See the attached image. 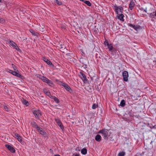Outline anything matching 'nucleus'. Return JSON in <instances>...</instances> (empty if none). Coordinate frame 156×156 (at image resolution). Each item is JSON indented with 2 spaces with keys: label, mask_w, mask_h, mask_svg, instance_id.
I'll list each match as a JSON object with an SVG mask.
<instances>
[{
  "label": "nucleus",
  "mask_w": 156,
  "mask_h": 156,
  "mask_svg": "<svg viewBox=\"0 0 156 156\" xmlns=\"http://www.w3.org/2000/svg\"><path fill=\"white\" fill-rule=\"evenodd\" d=\"M109 130L104 129L100 130L98 133L101 134L104 139L107 140L108 137L110 136V134L111 133V132Z\"/></svg>",
  "instance_id": "1"
},
{
  "label": "nucleus",
  "mask_w": 156,
  "mask_h": 156,
  "mask_svg": "<svg viewBox=\"0 0 156 156\" xmlns=\"http://www.w3.org/2000/svg\"><path fill=\"white\" fill-rule=\"evenodd\" d=\"M115 12L116 14H118V11H119L120 12L122 13L123 10V8L121 6H114Z\"/></svg>",
  "instance_id": "2"
},
{
  "label": "nucleus",
  "mask_w": 156,
  "mask_h": 156,
  "mask_svg": "<svg viewBox=\"0 0 156 156\" xmlns=\"http://www.w3.org/2000/svg\"><path fill=\"white\" fill-rule=\"evenodd\" d=\"M33 114L34 115L36 119H38L40 116L41 115V113L40 111L38 110H35L33 112Z\"/></svg>",
  "instance_id": "3"
},
{
  "label": "nucleus",
  "mask_w": 156,
  "mask_h": 156,
  "mask_svg": "<svg viewBox=\"0 0 156 156\" xmlns=\"http://www.w3.org/2000/svg\"><path fill=\"white\" fill-rule=\"evenodd\" d=\"M123 80L125 81H127L128 79V73L127 71H125L122 73Z\"/></svg>",
  "instance_id": "4"
},
{
  "label": "nucleus",
  "mask_w": 156,
  "mask_h": 156,
  "mask_svg": "<svg viewBox=\"0 0 156 156\" xmlns=\"http://www.w3.org/2000/svg\"><path fill=\"white\" fill-rule=\"evenodd\" d=\"M9 44L14 48L16 49L17 50L19 51L20 50L17 44L13 41H9Z\"/></svg>",
  "instance_id": "5"
},
{
  "label": "nucleus",
  "mask_w": 156,
  "mask_h": 156,
  "mask_svg": "<svg viewBox=\"0 0 156 156\" xmlns=\"http://www.w3.org/2000/svg\"><path fill=\"white\" fill-rule=\"evenodd\" d=\"M62 85L67 90H68L69 92H71L72 91V90L67 84L64 83H62Z\"/></svg>",
  "instance_id": "6"
},
{
  "label": "nucleus",
  "mask_w": 156,
  "mask_h": 156,
  "mask_svg": "<svg viewBox=\"0 0 156 156\" xmlns=\"http://www.w3.org/2000/svg\"><path fill=\"white\" fill-rule=\"evenodd\" d=\"M5 146L12 153H14L15 152V149L12 146L8 144H6L5 145Z\"/></svg>",
  "instance_id": "7"
},
{
  "label": "nucleus",
  "mask_w": 156,
  "mask_h": 156,
  "mask_svg": "<svg viewBox=\"0 0 156 156\" xmlns=\"http://www.w3.org/2000/svg\"><path fill=\"white\" fill-rule=\"evenodd\" d=\"M55 121L58 125L60 127V128L63 129H64L63 126L62 124V123L60 120L58 119H55Z\"/></svg>",
  "instance_id": "8"
},
{
  "label": "nucleus",
  "mask_w": 156,
  "mask_h": 156,
  "mask_svg": "<svg viewBox=\"0 0 156 156\" xmlns=\"http://www.w3.org/2000/svg\"><path fill=\"white\" fill-rule=\"evenodd\" d=\"M37 130L39 131L40 133L42 135L44 136L46 133L45 132L43 131L42 129L40 127H37Z\"/></svg>",
  "instance_id": "9"
},
{
  "label": "nucleus",
  "mask_w": 156,
  "mask_h": 156,
  "mask_svg": "<svg viewBox=\"0 0 156 156\" xmlns=\"http://www.w3.org/2000/svg\"><path fill=\"white\" fill-rule=\"evenodd\" d=\"M80 78L84 83H86L87 81V80L84 74L82 73L80 76Z\"/></svg>",
  "instance_id": "10"
},
{
  "label": "nucleus",
  "mask_w": 156,
  "mask_h": 156,
  "mask_svg": "<svg viewBox=\"0 0 156 156\" xmlns=\"http://www.w3.org/2000/svg\"><path fill=\"white\" fill-rule=\"evenodd\" d=\"M43 60L48 65L50 66H53V65L52 64V63L47 58H44Z\"/></svg>",
  "instance_id": "11"
},
{
  "label": "nucleus",
  "mask_w": 156,
  "mask_h": 156,
  "mask_svg": "<svg viewBox=\"0 0 156 156\" xmlns=\"http://www.w3.org/2000/svg\"><path fill=\"white\" fill-rule=\"evenodd\" d=\"M80 61L83 64L86 65L87 63V60L85 58H81L80 59Z\"/></svg>",
  "instance_id": "12"
},
{
  "label": "nucleus",
  "mask_w": 156,
  "mask_h": 156,
  "mask_svg": "<svg viewBox=\"0 0 156 156\" xmlns=\"http://www.w3.org/2000/svg\"><path fill=\"white\" fill-rule=\"evenodd\" d=\"M135 5L134 2L133 0L131 1L130 2L129 4V8L132 10Z\"/></svg>",
  "instance_id": "13"
},
{
  "label": "nucleus",
  "mask_w": 156,
  "mask_h": 156,
  "mask_svg": "<svg viewBox=\"0 0 156 156\" xmlns=\"http://www.w3.org/2000/svg\"><path fill=\"white\" fill-rule=\"evenodd\" d=\"M95 139L98 142L100 141L101 140V136L98 134L95 137Z\"/></svg>",
  "instance_id": "14"
},
{
  "label": "nucleus",
  "mask_w": 156,
  "mask_h": 156,
  "mask_svg": "<svg viewBox=\"0 0 156 156\" xmlns=\"http://www.w3.org/2000/svg\"><path fill=\"white\" fill-rule=\"evenodd\" d=\"M44 92L50 98V97H51V96H52L50 93L49 92H48L47 90L46 89H44Z\"/></svg>",
  "instance_id": "15"
},
{
  "label": "nucleus",
  "mask_w": 156,
  "mask_h": 156,
  "mask_svg": "<svg viewBox=\"0 0 156 156\" xmlns=\"http://www.w3.org/2000/svg\"><path fill=\"white\" fill-rule=\"evenodd\" d=\"M50 98L53 99L57 103H58L59 102V100L56 97H55V96H51V97H50Z\"/></svg>",
  "instance_id": "16"
},
{
  "label": "nucleus",
  "mask_w": 156,
  "mask_h": 156,
  "mask_svg": "<svg viewBox=\"0 0 156 156\" xmlns=\"http://www.w3.org/2000/svg\"><path fill=\"white\" fill-rule=\"evenodd\" d=\"M87 149L85 148L82 149L81 150V153L83 154H85L87 153Z\"/></svg>",
  "instance_id": "17"
},
{
  "label": "nucleus",
  "mask_w": 156,
  "mask_h": 156,
  "mask_svg": "<svg viewBox=\"0 0 156 156\" xmlns=\"http://www.w3.org/2000/svg\"><path fill=\"white\" fill-rule=\"evenodd\" d=\"M135 30L136 31H137L138 30L140 29V26L138 25H135L133 26V27Z\"/></svg>",
  "instance_id": "18"
},
{
  "label": "nucleus",
  "mask_w": 156,
  "mask_h": 156,
  "mask_svg": "<svg viewBox=\"0 0 156 156\" xmlns=\"http://www.w3.org/2000/svg\"><path fill=\"white\" fill-rule=\"evenodd\" d=\"M41 79L43 82L46 83L47 81H48V78L45 77H44V76H42L41 77Z\"/></svg>",
  "instance_id": "19"
},
{
  "label": "nucleus",
  "mask_w": 156,
  "mask_h": 156,
  "mask_svg": "<svg viewBox=\"0 0 156 156\" xmlns=\"http://www.w3.org/2000/svg\"><path fill=\"white\" fill-rule=\"evenodd\" d=\"M124 15L122 14H120L118 16V18L120 20L123 21V20Z\"/></svg>",
  "instance_id": "20"
},
{
  "label": "nucleus",
  "mask_w": 156,
  "mask_h": 156,
  "mask_svg": "<svg viewBox=\"0 0 156 156\" xmlns=\"http://www.w3.org/2000/svg\"><path fill=\"white\" fill-rule=\"evenodd\" d=\"M30 32H31L34 35L37 36L38 35V33L33 30H30Z\"/></svg>",
  "instance_id": "21"
},
{
  "label": "nucleus",
  "mask_w": 156,
  "mask_h": 156,
  "mask_svg": "<svg viewBox=\"0 0 156 156\" xmlns=\"http://www.w3.org/2000/svg\"><path fill=\"white\" fill-rule=\"evenodd\" d=\"M31 124L33 126L36 128L37 129V127H39L37 124L35 122H32L31 123Z\"/></svg>",
  "instance_id": "22"
},
{
  "label": "nucleus",
  "mask_w": 156,
  "mask_h": 156,
  "mask_svg": "<svg viewBox=\"0 0 156 156\" xmlns=\"http://www.w3.org/2000/svg\"><path fill=\"white\" fill-rule=\"evenodd\" d=\"M120 105L122 107H124L125 105V101L124 100H122L121 101Z\"/></svg>",
  "instance_id": "23"
},
{
  "label": "nucleus",
  "mask_w": 156,
  "mask_h": 156,
  "mask_svg": "<svg viewBox=\"0 0 156 156\" xmlns=\"http://www.w3.org/2000/svg\"><path fill=\"white\" fill-rule=\"evenodd\" d=\"M22 103L24 104V105L28 106V105L27 104H28V102L27 101H26L25 100L23 99L22 100Z\"/></svg>",
  "instance_id": "24"
},
{
  "label": "nucleus",
  "mask_w": 156,
  "mask_h": 156,
  "mask_svg": "<svg viewBox=\"0 0 156 156\" xmlns=\"http://www.w3.org/2000/svg\"><path fill=\"white\" fill-rule=\"evenodd\" d=\"M47 83L50 86H52L53 84L52 82L49 80H48V81H47Z\"/></svg>",
  "instance_id": "25"
},
{
  "label": "nucleus",
  "mask_w": 156,
  "mask_h": 156,
  "mask_svg": "<svg viewBox=\"0 0 156 156\" xmlns=\"http://www.w3.org/2000/svg\"><path fill=\"white\" fill-rule=\"evenodd\" d=\"M89 75L91 78V80H93V77L95 76V74H92V73L90 72L89 73Z\"/></svg>",
  "instance_id": "26"
},
{
  "label": "nucleus",
  "mask_w": 156,
  "mask_h": 156,
  "mask_svg": "<svg viewBox=\"0 0 156 156\" xmlns=\"http://www.w3.org/2000/svg\"><path fill=\"white\" fill-rule=\"evenodd\" d=\"M108 48L110 51H111L113 48V46L111 44H109V45L108 46Z\"/></svg>",
  "instance_id": "27"
},
{
  "label": "nucleus",
  "mask_w": 156,
  "mask_h": 156,
  "mask_svg": "<svg viewBox=\"0 0 156 156\" xmlns=\"http://www.w3.org/2000/svg\"><path fill=\"white\" fill-rule=\"evenodd\" d=\"M125 155V152L122 151L119 153L118 156H124Z\"/></svg>",
  "instance_id": "28"
},
{
  "label": "nucleus",
  "mask_w": 156,
  "mask_h": 156,
  "mask_svg": "<svg viewBox=\"0 0 156 156\" xmlns=\"http://www.w3.org/2000/svg\"><path fill=\"white\" fill-rule=\"evenodd\" d=\"M84 3H85L88 6H90L91 5L90 3L88 1L86 0L85 1H84Z\"/></svg>",
  "instance_id": "29"
},
{
  "label": "nucleus",
  "mask_w": 156,
  "mask_h": 156,
  "mask_svg": "<svg viewBox=\"0 0 156 156\" xmlns=\"http://www.w3.org/2000/svg\"><path fill=\"white\" fill-rule=\"evenodd\" d=\"M98 107V105L97 104H94L92 106V108L93 109H95Z\"/></svg>",
  "instance_id": "30"
},
{
  "label": "nucleus",
  "mask_w": 156,
  "mask_h": 156,
  "mask_svg": "<svg viewBox=\"0 0 156 156\" xmlns=\"http://www.w3.org/2000/svg\"><path fill=\"white\" fill-rule=\"evenodd\" d=\"M12 65L14 70L15 71H16L17 72H19L18 70L16 68V67L13 64H12Z\"/></svg>",
  "instance_id": "31"
},
{
  "label": "nucleus",
  "mask_w": 156,
  "mask_h": 156,
  "mask_svg": "<svg viewBox=\"0 0 156 156\" xmlns=\"http://www.w3.org/2000/svg\"><path fill=\"white\" fill-rule=\"evenodd\" d=\"M154 16H155V12H153L151 13L150 14V17L151 18H154Z\"/></svg>",
  "instance_id": "32"
},
{
  "label": "nucleus",
  "mask_w": 156,
  "mask_h": 156,
  "mask_svg": "<svg viewBox=\"0 0 156 156\" xmlns=\"http://www.w3.org/2000/svg\"><path fill=\"white\" fill-rule=\"evenodd\" d=\"M55 3L58 5H60L62 4V3L61 2H60L59 1H58V0H55Z\"/></svg>",
  "instance_id": "33"
},
{
  "label": "nucleus",
  "mask_w": 156,
  "mask_h": 156,
  "mask_svg": "<svg viewBox=\"0 0 156 156\" xmlns=\"http://www.w3.org/2000/svg\"><path fill=\"white\" fill-rule=\"evenodd\" d=\"M15 76L19 78H21L22 77L21 75L17 72H16Z\"/></svg>",
  "instance_id": "34"
},
{
  "label": "nucleus",
  "mask_w": 156,
  "mask_h": 156,
  "mask_svg": "<svg viewBox=\"0 0 156 156\" xmlns=\"http://www.w3.org/2000/svg\"><path fill=\"white\" fill-rule=\"evenodd\" d=\"M17 139L19 141L21 142L22 141L21 137L20 136H18V137L17 138Z\"/></svg>",
  "instance_id": "35"
},
{
  "label": "nucleus",
  "mask_w": 156,
  "mask_h": 156,
  "mask_svg": "<svg viewBox=\"0 0 156 156\" xmlns=\"http://www.w3.org/2000/svg\"><path fill=\"white\" fill-rule=\"evenodd\" d=\"M19 136H20V135L18 133H15L14 134V135L13 136L17 138V137H18Z\"/></svg>",
  "instance_id": "36"
},
{
  "label": "nucleus",
  "mask_w": 156,
  "mask_h": 156,
  "mask_svg": "<svg viewBox=\"0 0 156 156\" xmlns=\"http://www.w3.org/2000/svg\"><path fill=\"white\" fill-rule=\"evenodd\" d=\"M104 44L105 45H107V46H108V45H109V44L108 42L107 41H105L104 42Z\"/></svg>",
  "instance_id": "37"
},
{
  "label": "nucleus",
  "mask_w": 156,
  "mask_h": 156,
  "mask_svg": "<svg viewBox=\"0 0 156 156\" xmlns=\"http://www.w3.org/2000/svg\"><path fill=\"white\" fill-rule=\"evenodd\" d=\"M4 109L6 110V111H8L9 108L7 106H4Z\"/></svg>",
  "instance_id": "38"
},
{
  "label": "nucleus",
  "mask_w": 156,
  "mask_h": 156,
  "mask_svg": "<svg viewBox=\"0 0 156 156\" xmlns=\"http://www.w3.org/2000/svg\"><path fill=\"white\" fill-rule=\"evenodd\" d=\"M128 25L129 26H130V27H131L133 28V26H134V25H133V24H131V23H129L128 24Z\"/></svg>",
  "instance_id": "39"
},
{
  "label": "nucleus",
  "mask_w": 156,
  "mask_h": 156,
  "mask_svg": "<svg viewBox=\"0 0 156 156\" xmlns=\"http://www.w3.org/2000/svg\"><path fill=\"white\" fill-rule=\"evenodd\" d=\"M16 72H17L16 71H14V72H12V75H13L15 76Z\"/></svg>",
  "instance_id": "40"
},
{
  "label": "nucleus",
  "mask_w": 156,
  "mask_h": 156,
  "mask_svg": "<svg viewBox=\"0 0 156 156\" xmlns=\"http://www.w3.org/2000/svg\"><path fill=\"white\" fill-rule=\"evenodd\" d=\"M150 127L151 129H153V128L156 129V125H154V126H151Z\"/></svg>",
  "instance_id": "41"
},
{
  "label": "nucleus",
  "mask_w": 156,
  "mask_h": 156,
  "mask_svg": "<svg viewBox=\"0 0 156 156\" xmlns=\"http://www.w3.org/2000/svg\"><path fill=\"white\" fill-rule=\"evenodd\" d=\"M12 72H14V71H12L11 70H9V73H11V74H12Z\"/></svg>",
  "instance_id": "42"
},
{
  "label": "nucleus",
  "mask_w": 156,
  "mask_h": 156,
  "mask_svg": "<svg viewBox=\"0 0 156 156\" xmlns=\"http://www.w3.org/2000/svg\"><path fill=\"white\" fill-rule=\"evenodd\" d=\"M81 1H82L83 2H84V1H85L86 0H80Z\"/></svg>",
  "instance_id": "43"
},
{
  "label": "nucleus",
  "mask_w": 156,
  "mask_h": 156,
  "mask_svg": "<svg viewBox=\"0 0 156 156\" xmlns=\"http://www.w3.org/2000/svg\"><path fill=\"white\" fill-rule=\"evenodd\" d=\"M54 156H60L59 155L57 154L55 155H54Z\"/></svg>",
  "instance_id": "44"
},
{
  "label": "nucleus",
  "mask_w": 156,
  "mask_h": 156,
  "mask_svg": "<svg viewBox=\"0 0 156 156\" xmlns=\"http://www.w3.org/2000/svg\"><path fill=\"white\" fill-rule=\"evenodd\" d=\"M154 12H155V16H156V10Z\"/></svg>",
  "instance_id": "45"
},
{
  "label": "nucleus",
  "mask_w": 156,
  "mask_h": 156,
  "mask_svg": "<svg viewBox=\"0 0 156 156\" xmlns=\"http://www.w3.org/2000/svg\"><path fill=\"white\" fill-rule=\"evenodd\" d=\"M146 9H147V8H146V9H145L144 10V11L145 12H147V11H146Z\"/></svg>",
  "instance_id": "46"
},
{
  "label": "nucleus",
  "mask_w": 156,
  "mask_h": 156,
  "mask_svg": "<svg viewBox=\"0 0 156 156\" xmlns=\"http://www.w3.org/2000/svg\"><path fill=\"white\" fill-rule=\"evenodd\" d=\"M153 141H151V144L152 143Z\"/></svg>",
  "instance_id": "47"
},
{
  "label": "nucleus",
  "mask_w": 156,
  "mask_h": 156,
  "mask_svg": "<svg viewBox=\"0 0 156 156\" xmlns=\"http://www.w3.org/2000/svg\"><path fill=\"white\" fill-rule=\"evenodd\" d=\"M1 2V0H0V2Z\"/></svg>",
  "instance_id": "48"
}]
</instances>
